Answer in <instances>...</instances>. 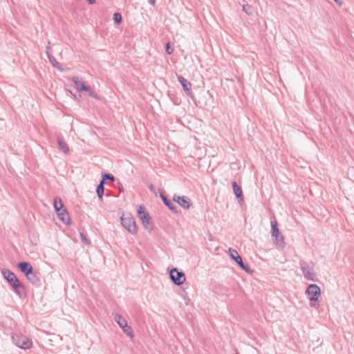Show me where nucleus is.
<instances>
[{
	"instance_id": "obj_2",
	"label": "nucleus",
	"mask_w": 354,
	"mask_h": 354,
	"mask_svg": "<svg viewBox=\"0 0 354 354\" xmlns=\"http://www.w3.org/2000/svg\"><path fill=\"white\" fill-rule=\"evenodd\" d=\"M305 293L310 301H315L310 306L317 308L319 306L317 301L322 293L320 288L317 284H310L306 290Z\"/></svg>"
},
{
	"instance_id": "obj_22",
	"label": "nucleus",
	"mask_w": 354,
	"mask_h": 354,
	"mask_svg": "<svg viewBox=\"0 0 354 354\" xmlns=\"http://www.w3.org/2000/svg\"><path fill=\"white\" fill-rule=\"evenodd\" d=\"M53 203H54V207L55 209V211L58 210L59 208H61L64 205L61 198L59 197H55L54 198Z\"/></svg>"
},
{
	"instance_id": "obj_27",
	"label": "nucleus",
	"mask_w": 354,
	"mask_h": 354,
	"mask_svg": "<svg viewBox=\"0 0 354 354\" xmlns=\"http://www.w3.org/2000/svg\"><path fill=\"white\" fill-rule=\"evenodd\" d=\"M166 51L169 55L171 54L173 52V49L170 47V45L169 43H167L166 45Z\"/></svg>"
},
{
	"instance_id": "obj_32",
	"label": "nucleus",
	"mask_w": 354,
	"mask_h": 354,
	"mask_svg": "<svg viewBox=\"0 0 354 354\" xmlns=\"http://www.w3.org/2000/svg\"><path fill=\"white\" fill-rule=\"evenodd\" d=\"M149 1L152 6L155 5L156 0H149Z\"/></svg>"
},
{
	"instance_id": "obj_23",
	"label": "nucleus",
	"mask_w": 354,
	"mask_h": 354,
	"mask_svg": "<svg viewBox=\"0 0 354 354\" xmlns=\"http://www.w3.org/2000/svg\"><path fill=\"white\" fill-rule=\"evenodd\" d=\"M243 11L250 15L252 14L253 10L250 5L245 4L243 6Z\"/></svg>"
},
{
	"instance_id": "obj_4",
	"label": "nucleus",
	"mask_w": 354,
	"mask_h": 354,
	"mask_svg": "<svg viewBox=\"0 0 354 354\" xmlns=\"http://www.w3.org/2000/svg\"><path fill=\"white\" fill-rule=\"evenodd\" d=\"M121 223L122 226L131 234L137 233V225L131 214H123L121 218Z\"/></svg>"
},
{
	"instance_id": "obj_16",
	"label": "nucleus",
	"mask_w": 354,
	"mask_h": 354,
	"mask_svg": "<svg viewBox=\"0 0 354 354\" xmlns=\"http://www.w3.org/2000/svg\"><path fill=\"white\" fill-rule=\"evenodd\" d=\"M233 191L236 196L240 199L241 201L243 200V193L241 187L237 185V183L235 181H233L232 183Z\"/></svg>"
},
{
	"instance_id": "obj_3",
	"label": "nucleus",
	"mask_w": 354,
	"mask_h": 354,
	"mask_svg": "<svg viewBox=\"0 0 354 354\" xmlns=\"http://www.w3.org/2000/svg\"><path fill=\"white\" fill-rule=\"evenodd\" d=\"M271 234L272 236L274 238L275 245L280 248H283L285 246L284 237L281 234L280 230L277 227V222L276 221H271Z\"/></svg>"
},
{
	"instance_id": "obj_7",
	"label": "nucleus",
	"mask_w": 354,
	"mask_h": 354,
	"mask_svg": "<svg viewBox=\"0 0 354 354\" xmlns=\"http://www.w3.org/2000/svg\"><path fill=\"white\" fill-rule=\"evenodd\" d=\"M114 320L118 323L120 327L122 329V331L129 337H133L134 335L131 326L127 324L125 319H124L120 315L115 314L114 316Z\"/></svg>"
},
{
	"instance_id": "obj_28",
	"label": "nucleus",
	"mask_w": 354,
	"mask_h": 354,
	"mask_svg": "<svg viewBox=\"0 0 354 354\" xmlns=\"http://www.w3.org/2000/svg\"><path fill=\"white\" fill-rule=\"evenodd\" d=\"M57 216L59 215V213H64L67 212L66 209L64 208V205L59 208L58 210H56Z\"/></svg>"
},
{
	"instance_id": "obj_12",
	"label": "nucleus",
	"mask_w": 354,
	"mask_h": 354,
	"mask_svg": "<svg viewBox=\"0 0 354 354\" xmlns=\"http://www.w3.org/2000/svg\"><path fill=\"white\" fill-rule=\"evenodd\" d=\"M173 200L185 209H188L192 204L190 199L186 196L174 195Z\"/></svg>"
},
{
	"instance_id": "obj_6",
	"label": "nucleus",
	"mask_w": 354,
	"mask_h": 354,
	"mask_svg": "<svg viewBox=\"0 0 354 354\" xmlns=\"http://www.w3.org/2000/svg\"><path fill=\"white\" fill-rule=\"evenodd\" d=\"M138 215L146 230L151 231L153 229L152 223L150 221V216L146 212L144 206H140L138 209Z\"/></svg>"
},
{
	"instance_id": "obj_20",
	"label": "nucleus",
	"mask_w": 354,
	"mask_h": 354,
	"mask_svg": "<svg viewBox=\"0 0 354 354\" xmlns=\"http://www.w3.org/2000/svg\"><path fill=\"white\" fill-rule=\"evenodd\" d=\"M47 55L49 59L50 62L53 64V66L57 68L59 71H62V69L59 67L58 62L56 61L55 58L50 55L48 52H47Z\"/></svg>"
},
{
	"instance_id": "obj_1",
	"label": "nucleus",
	"mask_w": 354,
	"mask_h": 354,
	"mask_svg": "<svg viewBox=\"0 0 354 354\" xmlns=\"http://www.w3.org/2000/svg\"><path fill=\"white\" fill-rule=\"evenodd\" d=\"M1 274L7 281L12 286L15 292L21 297L22 295L21 291L24 290V287L15 273L8 269H3L1 270Z\"/></svg>"
},
{
	"instance_id": "obj_24",
	"label": "nucleus",
	"mask_w": 354,
	"mask_h": 354,
	"mask_svg": "<svg viewBox=\"0 0 354 354\" xmlns=\"http://www.w3.org/2000/svg\"><path fill=\"white\" fill-rule=\"evenodd\" d=\"M113 19L116 24H120L122 21V15L121 14L116 12L113 15Z\"/></svg>"
},
{
	"instance_id": "obj_33",
	"label": "nucleus",
	"mask_w": 354,
	"mask_h": 354,
	"mask_svg": "<svg viewBox=\"0 0 354 354\" xmlns=\"http://www.w3.org/2000/svg\"><path fill=\"white\" fill-rule=\"evenodd\" d=\"M236 354H239V353H236Z\"/></svg>"
},
{
	"instance_id": "obj_13",
	"label": "nucleus",
	"mask_w": 354,
	"mask_h": 354,
	"mask_svg": "<svg viewBox=\"0 0 354 354\" xmlns=\"http://www.w3.org/2000/svg\"><path fill=\"white\" fill-rule=\"evenodd\" d=\"M178 80L182 85L184 91L187 93V95L192 97V93L191 91L192 84L187 79L183 77V76H178Z\"/></svg>"
},
{
	"instance_id": "obj_21",
	"label": "nucleus",
	"mask_w": 354,
	"mask_h": 354,
	"mask_svg": "<svg viewBox=\"0 0 354 354\" xmlns=\"http://www.w3.org/2000/svg\"><path fill=\"white\" fill-rule=\"evenodd\" d=\"M58 217L64 223H68L70 220L68 212L59 213Z\"/></svg>"
},
{
	"instance_id": "obj_19",
	"label": "nucleus",
	"mask_w": 354,
	"mask_h": 354,
	"mask_svg": "<svg viewBox=\"0 0 354 354\" xmlns=\"http://www.w3.org/2000/svg\"><path fill=\"white\" fill-rule=\"evenodd\" d=\"M104 180H101L98 186L97 187L96 192L100 200L102 199L104 194Z\"/></svg>"
},
{
	"instance_id": "obj_26",
	"label": "nucleus",
	"mask_w": 354,
	"mask_h": 354,
	"mask_svg": "<svg viewBox=\"0 0 354 354\" xmlns=\"http://www.w3.org/2000/svg\"><path fill=\"white\" fill-rule=\"evenodd\" d=\"M80 237H81L82 242H84L85 244H87V245L89 244V241L87 240L86 236L83 233L80 234Z\"/></svg>"
},
{
	"instance_id": "obj_17",
	"label": "nucleus",
	"mask_w": 354,
	"mask_h": 354,
	"mask_svg": "<svg viewBox=\"0 0 354 354\" xmlns=\"http://www.w3.org/2000/svg\"><path fill=\"white\" fill-rule=\"evenodd\" d=\"M160 197L165 205H167L174 212H177L176 207L171 201L168 200L162 194H160Z\"/></svg>"
},
{
	"instance_id": "obj_14",
	"label": "nucleus",
	"mask_w": 354,
	"mask_h": 354,
	"mask_svg": "<svg viewBox=\"0 0 354 354\" xmlns=\"http://www.w3.org/2000/svg\"><path fill=\"white\" fill-rule=\"evenodd\" d=\"M18 267L20 270L25 274L26 277L33 270L32 266L28 262H20L18 264Z\"/></svg>"
},
{
	"instance_id": "obj_18",
	"label": "nucleus",
	"mask_w": 354,
	"mask_h": 354,
	"mask_svg": "<svg viewBox=\"0 0 354 354\" xmlns=\"http://www.w3.org/2000/svg\"><path fill=\"white\" fill-rule=\"evenodd\" d=\"M57 142H58V145L59 147V148L65 153H68L69 151V148L67 145V144L62 139V138H58L57 139Z\"/></svg>"
},
{
	"instance_id": "obj_11",
	"label": "nucleus",
	"mask_w": 354,
	"mask_h": 354,
	"mask_svg": "<svg viewBox=\"0 0 354 354\" xmlns=\"http://www.w3.org/2000/svg\"><path fill=\"white\" fill-rule=\"evenodd\" d=\"M229 254L230 257L234 260V261L244 270L246 272L249 271V268L248 266L245 265L242 261L241 257L239 254L238 252L236 250L230 248Z\"/></svg>"
},
{
	"instance_id": "obj_30",
	"label": "nucleus",
	"mask_w": 354,
	"mask_h": 354,
	"mask_svg": "<svg viewBox=\"0 0 354 354\" xmlns=\"http://www.w3.org/2000/svg\"><path fill=\"white\" fill-rule=\"evenodd\" d=\"M88 3L91 5H93L95 3V0H86Z\"/></svg>"
},
{
	"instance_id": "obj_15",
	"label": "nucleus",
	"mask_w": 354,
	"mask_h": 354,
	"mask_svg": "<svg viewBox=\"0 0 354 354\" xmlns=\"http://www.w3.org/2000/svg\"><path fill=\"white\" fill-rule=\"evenodd\" d=\"M26 277L32 284H37L40 281L39 273L33 270Z\"/></svg>"
},
{
	"instance_id": "obj_29",
	"label": "nucleus",
	"mask_w": 354,
	"mask_h": 354,
	"mask_svg": "<svg viewBox=\"0 0 354 354\" xmlns=\"http://www.w3.org/2000/svg\"><path fill=\"white\" fill-rule=\"evenodd\" d=\"M335 1V3L337 4H338L339 6H342L343 4V1L342 0H334Z\"/></svg>"
},
{
	"instance_id": "obj_9",
	"label": "nucleus",
	"mask_w": 354,
	"mask_h": 354,
	"mask_svg": "<svg viewBox=\"0 0 354 354\" xmlns=\"http://www.w3.org/2000/svg\"><path fill=\"white\" fill-rule=\"evenodd\" d=\"M169 275L171 281L177 286L182 285L186 279L184 272L178 271L176 268L171 269Z\"/></svg>"
},
{
	"instance_id": "obj_10",
	"label": "nucleus",
	"mask_w": 354,
	"mask_h": 354,
	"mask_svg": "<svg viewBox=\"0 0 354 354\" xmlns=\"http://www.w3.org/2000/svg\"><path fill=\"white\" fill-rule=\"evenodd\" d=\"M300 265L304 277L308 280L316 281V274L313 267L310 266L306 261H301Z\"/></svg>"
},
{
	"instance_id": "obj_31",
	"label": "nucleus",
	"mask_w": 354,
	"mask_h": 354,
	"mask_svg": "<svg viewBox=\"0 0 354 354\" xmlns=\"http://www.w3.org/2000/svg\"><path fill=\"white\" fill-rule=\"evenodd\" d=\"M149 189H150L151 191L155 192V187H154V186L153 185H151L149 186Z\"/></svg>"
},
{
	"instance_id": "obj_25",
	"label": "nucleus",
	"mask_w": 354,
	"mask_h": 354,
	"mask_svg": "<svg viewBox=\"0 0 354 354\" xmlns=\"http://www.w3.org/2000/svg\"><path fill=\"white\" fill-rule=\"evenodd\" d=\"M111 180L112 182L114 181L115 178H114V176L111 174H105L104 176H103V178L102 180Z\"/></svg>"
},
{
	"instance_id": "obj_5",
	"label": "nucleus",
	"mask_w": 354,
	"mask_h": 354,
	"mask_svg": "<svg viewBox=\"0 0 354 354\" xmlns=\"http://www.w3.org/2000/svg\"><path fill=\"white\" fill-rule=\"evenodd\" d=\"M71 80L75 84V85L76 86V88L78 90L87 93L88 94V95L92 97L97 98V96L95 95L93 91L91 89V88L88 85L86 84V83L85 82H84L82 80V79H81L78 77L74 76L71 78Z\"/></svg>"
},
{
	"instance_id": "obj_8",
	"label": "nucleus",
	"mask_w": 354,
	"mask_h": 354,
	"mask_svg": "<svg viewBox=\"0 0 354 354\" xmlns=\"http://www.w3.org/2000/svg\"><path fill=\"white\" fill-rule=\"evenodd\" d=\"M12 339L15 344L22 349H28L31 348L32 346V342L31 339H30L26 336L15 335L12 336Z\"/></svg>"
}]
</instances>
